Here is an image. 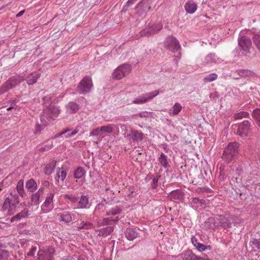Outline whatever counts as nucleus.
Wrapping results in <instances>:
<instances>
[{"label": "nucleus", "mask_w": 260, "mask_h": 260, "mask_svg": "<svg viewBox=\"0 0 260 260\" xmlns=\"http://www.w3.org/2000/svg\"><path fill=\"white\" fill-rule=\"evenodd\" d=\"M67 173L65 171H60V168H58V171L57 173V177L58 179L60 178L61 180L63 181L66 178Z\"/></svg>", "instance_id": "obj_43"}, {"label": "nucleus", "mask_w": 260, "mask_h": 260, "mask_svg": "<svg viewBox=\"0 0 260 260\" xmlns=\"http://www.w3.org/2000/svg\"><path fill=\"white\" fill-rule=\"evenodd\" d=\"M217 78V75L215 73H212L204 78L205 82H211L215 80Z\"/></svg>", "instance_id": "obj_35"}, {"label": "nucleus", "mask_w": 260, "mask_h": 260, "mask_svg": "<svg viewBox=\"0 0 260 260\" xmlns=\"http://www.w3.org/2000/svg\"><path fill=\"white\" fill-rule=\"evenodd\" d=\"M24 13V11L23 10V11H21L20 12H19L17 15H16V17H20L21 16L23 13Z\"/></svg>", "instance_id": "obj_57"}, {"label": "nucleus", "mask_w": 260, "mask_h": 260, "mask_svg": "<svg viewBox=\"0 0 260 260\" xmlns=\"http://www.w3.org/2000/svg\"><path fill=\"white\" fill-rule=\"evenodd\" d=\"M99 135H100L99 131H91L90 136H98Z\"/></svg>", "instance_id": "obj_55"}, {"label": "nucleus", "mask_w": 260, "mask_h": 260, "mask_svg": "<svg viewBox=\"0 0 260 260\" xmlns=\"http://www.w3.org/2000/svg\"><path fill=\"white\" fill-rule=\"evenodd\" d=\"M204 227L207 230L214 229L216 227L214 218L210 217L207 219L205 222Z\"/></svg>", "instance_id": "obj_21"}, {"label": "nucleus", "mask_w": 260, "mask_h": 260, "mask_svg": "<svg viewBox=\"0 0 260 260\" xmlns=\"http://www.w3.org/2000/svg\"><path fill=\"white\" fill-rule=\"evenodd\" d=\"M4 182L3 181H2L1 182H0V191L2 190V188L4 186Z\"/></svg>", "instance_id": "obj_60"}, {"label": "nucleus", "mask_w": 260, "mask_h": 260, "mask_svg": "<svg viewBox=\"0 0 260 260\" xmlns=\"http://www.w3.org/2000/svg\"><path fill=\"white\" fill-rule=\"evenodd\" d=\"M44 188H40L39 190L36 193H39V195L40 197V195L42 192H43Z\"/></svg>", "instance_id": "obj_58"}, {"label": "nucleus", "mask_w": 260, "mask_h": 260, "mask_svg": "<svg viewBox=\"0 0 260 260\" xmlns=\"http://www.w3.org/2000/svg\"><path fill=\"white\" fill-rule=\"evenodd\" d=\"M92 87L91 78L90 76H85L80 82L77 90L80 93L85 94L89 92Z\"/></svg>", "instance_id": "obj_5"}, {"label": "nucleus", "mask_w": 260, "mask_h": 260, "mask_svg": "<svg viewBox=\"0 0 260 260\" xmlns=\"http://www.w3.org/2000/svg\"><path fill=\"white\" fill-rule=\"evenodd\" d=\"M37 248L36 247H32L31 250L28 252L27 255L32 256L34 255V253L36 251Z\"/></svg>", "instance_id": "obj_54"}, {"label": "nucleus", "mask_w": 260, "mask_h": 260, "mask_svg": "<svg viewBox=\"0 0 260 260\" xmlns=\"http://www.w3.org/2000/svg\"><path fill=\"white\" fill-rule=\"evenodd\" d=\"M38 255L39 256L38 257V259L39 260H48V256H47L46 254H45L44 255H43L42 253H41V252L39 251L38 253Z\"/></svg>", "instance_id": "obj_53"}, {"label": "nucleus", "mask_w": 260, "mask_h": 260, "mask_svg": "<svg viewBox=\"0 0 260 260\" xmlns=\"http://www.w3.org/2000/svg\"><path fill=\"white\" fill-rule=\"evenodd\" d=\"M59 114V110L57 107L53 105H49L45 109L41 117V124L45 126L49 124L52 120H54Z\"/></svg>", "instance_id": "obj_2"}, {"label": "nucleus", "mask_w": 260, "mask_h": 260, "mask_svg": "<svg viewBox=\"0 0 260 260\" xmlns=\"http://www.w3.org/2000/svg\"><path fill=\"white\" fill-rule=\"evenodd\" d=\"M197 5L193 2H187L185 3L184 8L187 13L193 14L197 9Z\"/></svg>", "instance_id": "obj_12"}, {"label": "nucleus", "mask_w": 260, "mask_h": 260, "mask_svg": "<svg viewBox=\"0 0 260 260\" xmlns=\"http://www.w3.org/2000/svg\"><path fill=\"white\" fill-rule=\"evenodd\" d=\"M114 230V228L113 226H107L105 228H103L100 231V234L103 236L106 237L109 235Z\"/></svg>", "instance_id": "obj_29"}, {"label": "nucleus", "mask_w": 260, "mask_h": 260, "mask_svg": "<svg viewBox=\"0 0 260 260\" xmlns=\"http://www.w3.org/2000/svg\"><path fill=\"white\" fill-rule=\"evenodd\" d=\"M78 260H85V259L83 258L82 256H80L78 257Z\"/></svg>", "instance_id": "obj_63"}, {"label": "nucleus", "mask_w": 260, "mask_h": 260, "mask_svg": "<svg viewBox=\"0 0 260 260\" xmlns=\"http://www.w3.org/2000/svg\"><path fill=\"white\" fill-rule=\"evenodd\" d=\"M247 131H237L236 134L241 137L242 139L246 137L248 135Z\"/></svg>", "instance_id": "obj_50"}, {"label": "nucleus", "mask_w": 260, "mask_h": 260, "mask_svg": "<svg viewBox=\"0 0 260 260\" xmlns=\"http://www.w3.org/2000/svg\"><path fill=\"white\" fill-rule=\"evenodd\" d=\"M119 218L116 217L114 219H110L109 218H105L104 219V222L107 224H112L113 223L118 221Z\"/></svg>", "instance_id": "obj_48"}, {"label": "nucleus", "mask_w": 260, "mask_h": 260, "mask_svg": "<svg viewBox=\"0 0 260 260\" xmlns=\"http://www.w3.org/2000/svg\"><path fill=\"white\" fill-rule=\"evenodd\" d=\"M159 93V90H155L145 94L133 101V103L135 104H142L147 102L153 98L157 95Z\"/></svg>", "instance_id": "obj_7"}, {"label": "nucleus", "mask_w": 260, "mask_h": 260, "mask_svg": "<svg viewBox=\"0 0 260 260\" xmlns=\"http://www.w3.org/2000/svg\"><path fill=\"white\" fill-rule=\"evenodd\" d=\"M121 211V209L117 207L112 208L106 212V215L108 216L110 215H115L120 213Z\"/></svg>", "instance_id": "obj_36"}, {"label": "nucleus", "mask_w": 260, "mask_h": 260, "mask_svg": "<svg viewBox=\"0 0 260 260\" xmlns=\"http://www.w3.org/2000/svg\"><path fill=\"white\" fill-rule=\"evenodd\" d=\"M125 237L130 241H132L136 239L139 234L137 231L133 228H127L124 232Z\"/></svg>", "instance_id": "obj_11"}, {"label": "nucleus", "mask_w": 260, "mask_h": 260, "mask_svg": "<svg viewBox=\"0 0 260 260\" xmlns=\"http://www.w3.org/2000/svg\"><path fill=\"white\" fill-rule=\"evenodd\" d=\"M46 150V148L45 147H42L40 148V151H42V152H43L44 151H45Z\"/></svg>", "instance_id": "obj_64"}, {"label": "nucleus", "mask_w": 260, "mask_h": 260, "mask_svg": "<svg viewBox=\"0 0 260 260\" xmlns=\"http://www.w3.org/2000/svg\"><path fill=\"white\" fill-rule=\"evenodd\" d=\"M61 221H64L65 222L69 223L72 220V216L69 213H63L60 215Z\"/></svg>", "instance_id": "obj_34"}, {"label": "nucleus", "mask_w": 260, "mask_h": 260, "mask_svg": "<svg viewBox=\"0 0 260 260\" xmlns=\"http://www.w3.org/2000/svg\"><path fill=\"white\" fill-rule=\"evenodd\" d=\"M45 254L48 256V260H52L53 256L55 253V250L52 247H48L44 251Z\"/></svg>", "instance_id": "obj_32"}, {"label": "nucleus", "mask_w": 260, "mask_h": 260, "mask_svg": "<svg viewBox=\"0 0 260 260\" xmlns=\"http://www.w3.org/2000/svg\"><path fill=\"white\" fill-rule=\"evenodd\" d=\"M69 132V131H62L61 133L55 135L54 138H57L58 137H61L63 139L68 138L74 136L78 132V131H72L71 133H67Z\"/></svg>", "instance_id": "obj_19"}, {"label": "nucleus", "mask_w": 260, "mask_h": 260, "mask_svg": "<svg viewBox=\"0 0 260 260\" xmlns=\"http://www.w3.org/2000/svg\"><path fill=\"white\" fill-rule=\"evenodd\" d=\"M252 116L253 118L255 120L257 124L260 127V108L256 109L253 110Z\"/></svg>", "instance_id": "obj_31"}, {"label": "nucleus", "mask_w": 260, "mask_h": 260, "mask_svg": "<svg viewBox=\"0 0 260 260\" xmlns=\"http://www.w3.org/2000/svg\"><path fill=\"white\" fill-rule=\"evenodd\" d=\"M131 133L127 134V137L131 138L134 141L139 142L143 139V134L139 131H130Z\"/></svg>", "instance_id": "obj_14"}, {"label": "nucleus", "mask_w": 260, "mask_h": 260, "mask_svg": "<svg viewBox=\"0 0 260 260\" xmlns=\"http://www.w3.org/2000/svg\"><path fill=\"white\" fill-rule=\"evenodd\" d=\"M88 225H90V224L89 223H85L80 228H82V229H88Z\"/></svg>", "instance_id": "obj_56"}, {"label": "nucleus", "mask_w": 260, "mask_h": 260, "mask_svg": "<svg viewBox=\"0 0 260 260\" xmlns=\"http://www.w3.org/2000/svg\"><path fill=\"white\" fill-rule=\"evenodd\" d=\"M104 207V205L103 204H99L96 207V209H101Z\"/></svg>", "instance_id": "obj_59"}, {"label": "nucleus", "mask_w": 260, "mask_h": 260, "mask_svg": "<svg viewBox=\"0 0 260 260\" xmlns=\"http://www.w3.org/2000/svg\"><path fill=\"white\" fill-rule=\"evenodd\" d=\"M21 81H23V79H21L19 77L16 78H12L11 79L8 80L0 87V94H3L10 89L13 88L16 85L20 83Z\"/></svg>", "instance_id": "obj_6"}, {"label": "nucleus", "mask_w": 260, "mask_h": 260, "mask_svg": "<svg viewBox=\"0 0 260 260\" xmlns=\"http://www.w3.org/2000/svg\"><path fill=\"white\" fill-rule=\"evenodd\" d=\"M196 248L199 251H203L206 250H210L212 248L211 246L210 245H205L203 244L202 243H200L199 245L196 247Z\"/></svg>", "instance_id": "obj_37"}, {"label": "nucleus", "mask_w": 260, "mask_h": 260, "mask_svg": "<svg viewBox=\"0 0 260 260\" xmlns=\"http://www.w3.org/2000/svg\"><path fill=\"white\" fill-rule=\"evenodd\" d=\"M236 171L238 173H240V172H243V170L241 169V168H238L236 170Z\"/></svg>", "instance_id": "obj_61"}, {"label": "nucleus", "mask_w": 260, "mask_h": 260, "mask_svg": "<svg viewBox=\"0 0 260 260\" xmlns=\"http://www.w3.org/2000/svg\"><path fill=\"white\" fill-rule=\"evenodd\" d=\"M40 77V74L37 73H31L26 77V81L28 85H32L36 83L38 78Z\"/></svg>", "instance_id": "obj_13"}, {"label": "nucleus", "mask_w": 260, "mask_h": 260, "mask_svg": "<svg viewBox=\"0 0 260 260\" xmlns=\"http://www.w3.org/2000/svg\"><path fill=\"white\" fill-rule=\"evenodd\" d=\"M11 201L12 200H10V204H9V208L8 209V213L9 215H12L16 212V208L17 205L19 203V201L18 197L14 200L13 202L12 203H11Z\"/></svg>", "instance_id": "obj_20"}, {"label": "nucleus", "mask_w": 260, "mask_h": 260, "mask_svg": "<svg viewBox=\"0 0 260 260\" xmlns=\"http://www.w3.org/2000/svg\"><path fill=\"white\" fill-rule=\"evenodd\" d=\"M250 244L254 251L256 250L260 251V238L251 237Z\"/></svg>", "instance_id": "obj_18"}, {"label": "nucleus", "mask_w": 260, "mask_h": 260, "mask_svg": "<svg viewBox=\"0 0 260 260\" xmlns=\"http://www.w3.org/2000/svg\"><path fill=\"white\" fill-rule=\"evenodd\" d=\"M40 196L39 193H35L31 195V202H34L35 205H38L40 203Z\"/></svg>", "instance_id": "obj_40"}, {"label": "nucleus", "mask_w": 260, "mask_h": 260, "mask_svg": "<svg viewBox=\"0 0 260 260\" xmlns=\"http://www.w3.org/2000/svg\"><path fill=\"white\" fill-rule=\"evenodd\" d=\"M184 193L181 189H176L171 191L168 195V198L171 200L178 202L182 201Z\"/></svg>", "instance_id": "obj_9"}, {"label": "nucleus", "mask_w": 260, "mask_h": 260, "mask_svg": "<svg viewBox=\"0 0 260 260\" xmlns=\"http://www.w3.org/2000/svg\"><path fill=\"white\" fill-rule=\"evenodd\" d=\"M65 198L72 202H76L78 201L77 198L72 195L65 194Z\"/></svg>", "instance_id": "obj_51"}, {"label": "nucleus", "mask_w": 260, "mask_h": 260, "mask_svg": "<svg viewBox=\"0 0 260 260\" xmlns=\"http://www.w3.org/2000/svg\"><path fill=\"white\" fill-rule=\"evenodd\" d=\"M238 45L240 51L244 55H246L250 51L252 46L251 40L249 38L242 36L239 37Z\"/></svg>", "instance_id": "obj_3"}, {"label": "nucleus", "mask_w": 260, "mask_h": 260, "mask_svg": "<svg viewBox=\"0 0 260 260\" xmlns=\"http://www.w3.org/2000/svg\"><path fill=\"white\" fill-rule=\"evenodd\" d=\"M192 203L198 204V206H202L205 204V201L199 198H192Z\"/></svg>", "instance_id": "obj_41"}, {"label": "nucleus", "mask_w": 260, "mask_h": 260, "mask_svg": "<svg viewBox=\"0 0 260 260\" xmlns=\"http://www.w3.org/2000/svg\"><path fill=\"white\" fill-rule=\"evenodd\" d=\"M166 44L169 50L173 52L179 51L181 46L176 38L169 37L167 39Z\"/></svg>", "instance_id": "obj_8"}, {"label": "nucleus", "mask_w": 260, "mask_h": 260, "mask_svg": "<svg viewBox=\"0 0 260 260\" xmlns=\"http://www.w3.org/2000/svg\"><path fill=\"white\" fill-rule=\"evenodd\" d=\"M56 164V161L55 160H53L50 163L47 164L44 168V173L48 175L51 174L53 171Z\"/></svg>", "instance_id": "obj_17"}, {"label": "nucleus", "mask_w": 260, "mask_h": 260, "mask_svg": "<svg viewBox=\"0 0 260 260\" xmlns=\"http://www.w3.org/2000/svg\"><path fill=\"white\" fill-rule=\"evenodd\" d=\"M191 242H192V244L193 245V246H195L196 247H197L199 245V244L200 243L198 242L197 239L194 236H192L191 237Z\"/></svg>", "instance_id": "obj_52"}, {"label": "nucleus", "mask_w": 260, "mask_h": 260, "mask_svg": "<svg viewBox=\"0 0 260 260\" xmlns=\"http://www.w3.org/2000/svg\"><path fill=\"white\" fill-rule=\"evenodd\" d=\"M219 217L220 225L222 228L225 229L231 227L232 223L229 219L223 215H220Z\"/></svg>", "instance_id": "obj_16"}, {"label": "nucleus", "mask_w": 260, "mask_h": 260, "mask_svg": "<svg viewBox=\"0 0 260 260\" xmlns=\"http://www.w3.org/2000/svg\"><path fill=\"white\" fill-rule=\"evenodd\" d=\"M173 114L177 115L181 111L182 109V106L181 105L178 103L175 104L173 106Z\"/></svg>", "instance_id": "obj_42"}, {"label": "nucleus", "mask_w": 260, "mask_h": 260, "mask_svg": "<svg viewBox=\"0 0 260 260\" xmlns=\"http://www.w3.org/2000/svg\"><path fill=\"white\" fill-rule=\"evenodd\" d=\"M119 129V127L118 126L115 125H109L107 126H102L100 128V130H117Z\"/></svg>", "instance_id": "obj_45"}, {"label": "nucleus", "mask_w": 260, "mask_h": 260, "mask_svg": "<svg viewBox=\"0 0 260 260\" xmlns=\"http://www.w3.org/2000/svg\"><path fill=\"white\" fill-rule=\"evenodd\" d=\"M160 177V175H157L153 178L152 181L151 183V187L152 189H156L157 188L158 185V180Z\"/></svg>", "instance_id": "obj_44"}, {"label": "nucleus", "mask_w": 260, "mask_h": 260, "mask_svg": "<svg viewBox=\"0 0 260 260\" xmlns=\"http://www.w3.org/2000/svg\"><path fill=\"white\" fill-rule=\"evenodd\" d=\"M28 210H24L22 211L20 213H18L16 215L12 217L10 220L11 222H14L16 220H18L21 219L22 218H24L28 216Z\"/></svg>", "instance_id": "obj_23"}, {"label": "nucleus", "mask_w": 260, "mask_h": 260, "mask_svg": "<svg viewBox=\"0 0 260 260\" xmlns=\"http://www.w3.org/2000/svg\"><path fill=\"white\" fill-rule=\"evenodd\" d=\"M250 127V123L249 121H243L239 125L238 130H247Z\"/></svg>", "instance_id": "obj_33"}, {"label": "nucleus", "mask_w": 260, "mask_h": 260, "mask_svg": "<svg viewBox=\"0 0 260 260\" xmlns=\"http://www.w3.org/2000/svg\"><path fill=\"white\" fill-rule=\"evenodd\" d=\"M154 33L155 32L153 29V27H152L151 25H148L145 29L140 32L141 36H147Z\"/></svg>", "instance_id": "obj_25"}, {"label": "nucleus", "mask_w": 260, "mask_h": 260, "mask_svg": "<svg viewBox=\"0 0 260 260\" xmlns=\"http://www.w3.org/2000/svg\"><path fill=\"white\" fill-rule=\"evenodd\" d=\"M26 187L28 191L34 192L37 189V183L33 179H30L26 182Z\"/></svg>", "instance_id": "obj_22"}, {"label": "nucleus", "mask_w": 260, "mask_h": 260, "mask_svg": "<svg viewBox=\"0 0 260 260\" xmlns=\"http://www.w3.org/2000/svg\"><path fill=\"white\" fill-rule=\"evenodd\" d=\"M85 173L84 170L79 167L74 172V176L75 178L80 179L81 178Z\"/></svg>", "instance_id": "obj_30"}, {"label": "nucleus", "mask_w": 260, "mask_h": 260, "mask_svg": "<svg viewBox=\"0 0 260 260\" xmlns=\"http://www.w3.org/2000/svg\"><path fill=\"white\" fill-rule=\"evenodd\" d=\"M192 140V139L191 140H185V143L186 144L190 143L191 142Z\"/></svg>", "instance_id": "obj_62"}, {"label": "nucleus", "mask_w": 260, "mask_h": 260, "mask_svg": "<svg viewBox=\"0 0 260 260\" xmlns=\"http://www.w3.org/2000/svg\"><path fill=\"white\" fill-rule=\"evenodd\" d=\"M238 74L241 77H246L251 74V72L248 70H241L238 71Z\"/></svg>", "instance_id": "obj_46"}, {"label": "nucleus", "mask_w": 260, "mask_h": 260, "mask_svg": "<svg viewBox=\"0 0 260 260\" xmlns=\"http://www.w3.org/2000/svg\"><path fill=\"white\" fill-rule=\"evenodd\" d=\"M151 26L153 27V29L154 30L155 33L160 30L162 28V25L161 23L153 24L151 25Z\"/></svg>", "instance_id": "obj_47"}, {"label": "nucleus", "mask_w": 260, "mask_h": 260, "mask_svg": "<svg viewBox=\"0 0 260 260\" xmlns=\"http://www.w3.org/2000/svg\"><path fill=\"white\" fill-rule=\"evenodd\" d=\"M249 115V114L244 111H241L234 115L235 119H240L244 117H246Z\"/></svg>", "instance_id": "obj_38"}, {"label": "nucleus", "mask_w": 260, "mask_h": 260, "mask_svg": "<svg viewBox=\"0 0 260 260\" xmlns=\"http://www.w3.org/2000/svg\"><path fill=\"white\" fill-rule=\"evenodd\" d=\"M158 160L164 168H167L169 167L168 157L164 153H161Z\"/></svg>", "instance_id": "obj_24"}, {"label": "nucleus", "mask_w": 260, "mask_h": 260, "mask_svg": "<svg viewBox=\"0 0 260 260\" xmlns=\"http://www.w3.org/2000/svg\"><path fill=\"white\" fill-rule=\"evenodd\" d=\"M79 109V105L74 102H70L67 106V112L68 113H75L78 112Z\"/></svg>", "instance_id": "obj_15"}, {"label": "nucleus", "mask_w": 260, "mask_h": 260, "mask_svg": "<svg viewBox=\"0 0 260 260\" xmlns=\"http://www.w3.org/2000/svg\"><path fill=\"white\" fill-rule=\"evenodd\" d=\"M253 42L257 49L260 51V35H255L253 37Z\"/></svg>", "instance_id": "obj_39"}, {"label": "nucleus", "mask_w": 260, "mask_h": 260, "mask_svg": "<svg viewBox=\"0 0 260 260\" xmlns=\"http://www.w3.org/2000/svg\"><path fill=\"white\" fill-rule=\"evenodd\" d=\"M131 66L128 64H123L117 67L113 73V78L116 80H120L128 75L131 72Z\"/></svg>", "instance_id": "obj_4"}, {"label": "nucleus", "mask_w": 260, "mask_h": 260, "mask_svg": "<svg viewBox=\"0 0 260 260\" xmlns=\"http://www.w3.org/2000/svg\"><path fill=\"white\" fill-rule=\"evenodd\" d=\"M88 203V198L87 196L82 195L81 197L80 200L79 201V208H84L86 207V205Z\"/></svg>", "instance_id": "obj_28"}, {"label": "nucleus", "mask_w": 260, "mask_h": 260, "mask_svg": "<svg viewBox=\"0 0 260 260\" xmlns=\"http://www.w3.org/2000/svg\"><path fill=\"white\" fill-rule=\"evenodd\" d=\"M239 154V145L236 142H230L223 151L222 158L228 164L238 158Z\"/></svg>", "instance_id": "obj_1"}, {"label": "nucleus", "mask_w": 260, "mask_h": 260, "mask_svg": "<svg viewBox=\"0 0 260 260\" xmlns=\"http://www.w3.org/2000/svg\"><path fill=\"white\" fill-rule=\"evenodd\" d=\"M16 188L19 194L23 198L25 194V192L24 190L23 180L21 179L18 181Z\"/></svg>", "instance_id": "obj_26"}, {"label": "nucleus", "mask_w": 260, "mask_h": 260, "mask_svg": "<svg viewBox=\"0 0 260 260\" xmlns=\"http://www.w3.org/2000/svg\"><path fill=\"white\" fill-rule=\"evenodd\" d=\"M10 204V200L9 198H7L5 200V201L2 206V210L5 211L6 210H7L8 209V207L9 208Z\"/></svg>", "instance_id": "obj_49"}, {"label": "nucleus", "mask_w": 260, "mask_h": 260, "mask_svg": "<svg viewBox=\"0 0 260 260\" xmlns=\"http://www.w3.org/2000/svg\"><path fill=\"white\" fill-rule=\"evenodd\" d=\"M54 194L50 193L49 196L46 198V200L42 206V209L44 210V207L49 208L50 205L53 202V199Z\"/></svg>", "instance_id": "obj_27"}, {"label": "nucleus", "mask_w": 260, "mask_h": 260, "mask_svg": "<svg viewBox=\"0 0 260 260\" xmlns=\"http://www.w3.org/2000/svg\"><path fill=\"white\" fill-rule=\"evenodd\" d=\"M183 260H211L208 258H204L195 255L191 250H187L182 254Z\"/></svg>", "instance_id": "obj_10"}]
</instances>
